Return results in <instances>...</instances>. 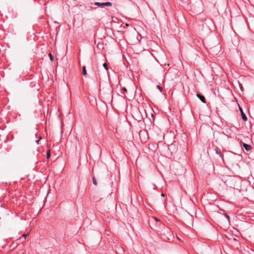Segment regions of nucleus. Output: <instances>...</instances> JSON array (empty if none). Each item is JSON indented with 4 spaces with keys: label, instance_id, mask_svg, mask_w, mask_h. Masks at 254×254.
Listing matches in <instances>:
<instances>
[{
    "label": "nucleus",
    "instance_id": "nucleus-17",
    "mask_svg": "<svg viewBox=\"0 0 254 254\" xmlns=\"http://www.w3.org/2000/svg\"><path fill=\"white\" fill-rule=\"evenodd\" d=\"M161 195H162V196H164V194L163 193H162L161 194Z\"/></svg>",
    "mask_w": 254,
    "mask_h": 254
},
{
    "label": "nucleus",
    "instance_id": "nucleus-3",
    "mask_svg": "<svg viewBox=\"0 0 254 254\" xmlns=\"http://www.w3.org/2000/svg\"><path fill=\"white\" fill-rule=\"evenodd\" d=\"M215 151L216 153L222 158V155L221 153V151H220V149L217 147H216L215 148Z\"/></svg>",
    "mask_w": 254,
    "mask_h": 254
},
{
    "label": "nucleus",
    "instance_id": "nucleus-8",
    "mask_svg": "<svg viewBox=\"0 0 254 254\" xmlns=\"http://www.w3.org/2000/svg\"><path fill=\"white\" fill-rule=\"evenodd\" d=\"M82 73H83V75H84V76L87 74L86 67L85 66H83L82 67Z\"/></svg>",
    "mask_w": 254,
    "mask_h": 254
},
{
    "label": "nucleus",
    "instance_id": "nucleus-6",
    "mask_svg": "<svg viewBox=\"0 0 254 254\" xmlns=\"http://www.w3.org/2000/svg\"><path fill=\"white\" fill-rule=\"evenodd\" d=\"M35 135L36 138H37V139L36 140L35 142H36L37 144H39V141H40L41 139H42V137L40 136L38 137L37 133H36Z\"/></svg>",
    "mask_w": 254,
    "mask_h": 254
},
{
    "label": "nucleus",
    "instance_id": "nucleus-14",
    "mask_svg": "<svg viewBox=\"0 0 254 254\" xmlns=\"http://www.w3.org/2000/svg\"><path fill=\"white\" fill-rule=\"evenodd\" d=\"M225 216L226 217L227 219L229 221H230V216L227 215V214H225Z\"/></svg>",
    "mask_w": 254,
    "mask_h": 254
},
{
    "label": "nucleus",
    "instance_id": "nucleus-18",
    "mask_svg": "<svg viewBox=\"0 0 254 254\" xmlns=\"http://www.w3.org/2000/svg\"><path fill=\"white\" fill-rule=\"evenodd\" d=\"M156 221H159L157 218H155Z\"/></svg>",
    "mask_w": 254,
    "mask_h": 254
},
{
    "label": "nucleus",
    "instance_id": "nucleus-11",
    "mask_svg": "<svg viewBox=\"0 0 254 254\" xmlns=\"http://www.w3.org/2000/svg\"><path fill=\"white\" fill-rule=\"evenodd\" d=\"M103 66L107 70H108V65H107V64L106 63L103 64Z\"/></svg>",
    "mask_w": 254,
    "mask_h": 254
},
{
    "label": "nucleus",
    "instance_id": "nucleus-10",
    "mask_svg": "<svg viewBox=\"0 0 254 254\" xmlns=\"http://www.w3.org/2000/svg\"><path fill=\"white\" fill-rule=\"evenodd\" d=\"M93 184L95 186L97 185V182L95 177L93 178Z\"/></svg>",
    "mask_w": 254,
    "mask_h": 254
},
{
    "label": "nucleus",
    "instance_id": "nucleus-7",
    "mask_svg": "<svg viewBox=\"0 0 254 254\" xmlns=\"http://www.w3.org/2000/svg\"><path fill=\"white\" fill-rule=\"evenodd\" d=\"M103 6H112V3L111 2H103Z\"/></svg>",
    "mask_w": 254,
    "mask_h": 254
},
{
    "label": "nucleus",
    "instance_id": "nucleus-16",
    "mask_svg": "<svg viewBox=\"0 0 254 254\" xmlns=\"http://www.w3.org/2000/svg\"><path fill=\"white\" fill-rule=\"evenodd\" d=\"M123 91L124 92H127V89L126 88H123Z\"/></svg>",
    "mask_w": 254,
    "mask_h": 254
},
{
    "label": "nucleus",
    "instance_id": "nucleus-9",
    "mask_svg": "<svg viewBox=\"0 0 254 254\" xmlns=\"http://www.w3.org/2000/svg\"><path fill=\"white\" fill-rule=\"evenodd\" d=\"M49 57L50 59V60L52 61V62H53L54 60V57L52 55L51 53H49Z\"/></svg>",
    "mask_w": 254,
    "mask_h": 254
},
{
    "label": "nucleus",
    "instance_id": "nucleus-4",
    "mask_svg": "<svg viewBox=\"0 0 254 254\" xmlns=\"http://www.w3.org/2000/svg\"><path fill=\"white\" fill-rule=\"evenodd\" d=\"M240 109V111H241V112L242 117L243 120L244 121H246L247 120V116H246V115L243 112L242 109L241 108Z\"/></svg>",
    "mask_w": 254,
    "mask_h": 254
},
{
    "label": "nucleus",
    "instance_id": "nucleus-2",
    "mask_svg": "<svg viewBox=\"0 0 254 254\" xmlns=\"http://www.w3.org/2000/svg\"><path fill=\"white\" fill-rule=\"evenodd\" d=\"M196 96L203 103H206L205 98L203 95L201 94H197Z\"/></svg>",
    "mask_w": 254,
    "mask_h": 254
},
{
    "label": "nucleus",
    "instance_id": "nucleus-15",
    "mask_svg": "<svg viewBox=\"0 0 254 254\" xmlns=\"http://www.w3.org/2000/svg\"><path fill=\"white\" fill-rule=\"evenodd\" d=\"M27 236V234H23V235H22V237H23L24 239H25Z\"/></svg>",
    "mask_w": 254,
    "mask_h": 254
},
{
    "label": "nucleus",
    "instance_id": "nucleus-5",
    "mask_svg": "<svg viewBox=\"0 0 254 254\" xmlns=\"http://www.w3.org/2000/svg\"><path fill=\"white\" fill-rule=\"evenodd\" d=\"M94 4L100 7H102L103 6V2H95Z\"/></svg>",
    "mask_w": 254,
    "mask_h": 254
},
{
    "label": "nucleus",
    "instance_id": "nucleus-12",
    "mask_svg": "<svg viewBox=\"0 0 254 254\" xmlns=\"http://www.w3.org/2000/svg\"><path fill=\"white\" fill-rule=\"evenodd\" d=\"M50 151L48 150L47 151V158L49 159L50 157Z\"/></svg>",
    "mask_w": 254,
    "mask_h": 254
},
{
    "label": "nucleus",
    "instance_id": "nucleus-13",
    "mask_svg": "<svg viewBox=\"0 0 254 254\" xmlns=\"http://www.w3.org/2000/svg\"><path fill=\"white\" fill-rule=\"evenodd\" d=\"M157 88L160 90V92H162L163 90L162 87H161L160 85L157 86Z\"/></svg>",
    "mask_w": 254,
    "mask_h": 254
},
{
    "label": "nucleus",
    "instance_id": "nucleus-1",
    "mask_svg": "<svg viewBox=\"0 0 254 254\" xmlns=\"http://www.w3.org/2000/svg\"><path fill=\"white\" fill-rule=\"evenodd\" d=\"M242 146L247 150L250 151L252 149V147L250 145H249L245 143H243Z\"/></svg>",
    "mask_w": 254,
    "mask_h": 254
}]
</instances>
